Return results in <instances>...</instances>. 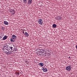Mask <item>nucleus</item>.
<instances>
[{"mask_svg": "<svg viewBox=\"0 0 77 77\" xmlns=\"http://www.w3.org/2000/svg\"><path fill=\"white\" fill-rule=\"evenodd\" d=\"M3 49L4 52H5V53L7 54H11V53H12L11 48H9L8 49V48L6 46H5L4 48H3Z\"/></svg>", "mask_w": 77, "mask_h": 77, "instance_id": "nucleus-1", "label": "nucleus"}, {"mask_svg": "<svg viewBox=\"0 0 77 77\" xmlns=\"http://www.w3.org/2000/svg\"><path fill=\"white\" fill-rule=\"evenodd\" d=\"M9 48H10L11 52L14 51H17V50L15 48V46L13 45L10 46Z\"/></svg>", "mask_w": 77, "mask_h": 77, "instance_id": "nucleus-2", "label": "nucleus"}, {"mask_svg": "<svg viewBox=\"0 0 77 77\" xmlns=\"http://www.w3.org/2000/svg\"><path fill=\"white\" fill-rule=\"evenodd\" d=\"M10 12L13 13L12 15H14L15 14V10L12 9H9Z\"/></svg>", "mask_w": 77, "mask_h": 77, "instance_id": "nucleus-3", "label": "nucleus"}, {"mask_svg": "<svg viewBox=\"0 0 77 77\" xmlns=\"http://www.w3.org/2000/svg\"><path fill=\"white\" fill-rule=\"evenodd\" d=\"M66 69L67 71H70L71 69V67L70 66H68L66 67Z\"/></svg>", "mask_w": 77, "mask_h": 77, "instance_id": "nucleus-4", "label": "nucleus"}, {"mask_svg": "<svg viewBox=\"0 0 77 77\" xmlns=\"http://www.w3.org/2000/svg\"><path fill=\"white\" fill-rule=\"evenodd\" d=\"M62 17L60 16H58L56 18V20H62Z\"/></svg>", "mask_w": 77, "mask_h": 77, "instance_id": "nucleus-5", "label": "nucleus"}, {"mask_svg": "<svg viewBox=\"0 0 77 77\" xmlns=\"http://www.w3.org/2000/svg\"><path fill=\"white\" fill-rule=\"evenodd\" d=\"M48 53L45 52H43L42 53V55L45 57H46L47 56V54Z\"/></svg>", "mask_w": 77, "mask_h": 77, "instance_id": "nucleus-6", "label": "nucleus"}, {"mask_svg": "<svg viewBox=\"0 0 77 77\" xmlns=\"http://www.w3.org/2000/svg\"><path fill=\"white\" fill-rule=\"evenodd\" d=\"M38 23L40 24H42V19L39 20Z\"/></svg>", "mask_w": 77, "mask_h": 77, "instance_id": "nucleus-7", "label": "nucleus"}, {"mask_svg": "<svg viewBox=\"0 0 77 77\" xmlns=\"http://www.w3.org/2000/svg\"><path fill=\"white\" fill-rule=\"evenodd\" d=\"M32 2V0H28V5H30Z\"/></svg>", "mask_w": 77, "mask_h": 77, "instance_id": "nucleus-8", "label": "nucleus"}, {"mask_svg": "<svg viewBox=\"0 0 77 77\" xmlns=\"http://www.w3.org/2000/svg\"><path fill=\"white\" fill-rule=\"evenodd\" d=\"M42 70L44 72H47V69L45 68H43Z\"/></svg>", "mask_w": 77, "mask_h": 77, "instance_id": "nucleus-9", "label": "nucleus"}, {"mask_svg": "<svg viewBox=\"0 0 77 77\" xmlns=\"http://www.w3.org/2000/svg\"><path fill=\"white\" fill-rule=\"evenodd\" d=\"M37 54L38 55V56H42V53H41V52H38L37 53Z\"/></svg>", "mask_w": 77, "mask_h": 77, "instance_id": "nucleus-10", "label": "nucleus"}, {"mask_svg": "<svg viewBox=\"0 0 77 77\" xmlns=\"http://www.w3.org/2000/svg\"><path fill=\"white\" fill-rule=\"evenodd\" d=\"M12 38L15 39L17 38V36H16L15 35H12Z\"/></svg>", "mask_w": 77, "mask_h": 77, "instance_id": "nucleus-11", "label": "nucleus"}, {"mask_svg": "<svg viewBox=\"0 0 77 77\" xmlns=\"http://www.w3.org/2000/svg\"><path fill=\"white\" fill-rule=\"evenodd\" d=\"M46 57L47 58H50V54H47Z\"/></svg>", "mask_w": 77, "mask_h": 77, "instance_id": "nucleus-12", "label": "nucleus"}, {"mask_svg": "<svg viewBox=\"0 0 77 77\" xmlns=\"http://www.w3.org/2000/svg\"><path fill=\"white\" fill-rule=\"evenodd\" d=\"M10 40L12 42H14V41H15V39L14 38H11Z\"/></svg>", "mask_w": 77, "mask_h": 77, "instance_id": "nucleus-13", "label": "nucleus"}, {"mask_svg": "<svg viewBox=\"0 0 77 77\" xmlns=\"http://www.w3.org/2000/svg\"><path fill=\"white\" fill-rule=\"evenodd\" d=\"M4 23L5 25H8L9 24V23L8 22L6 21H4Z\"/></svg>", "mask_w": 77, "mask_h": 77, "instance_id": "nucleus-14", "label": "nucleus"}, {"mask_svg": "<svg viewBox=\"0 0 77 77\" xmlns=\"http://www.w3.org/2000/svg\"><path fill=\"white\" fill-rule=\"evenodd\" d=\"M25 35L26 36L28 37V36H29V34L27 33V32H26L25 33Z\"/></svg>", "mask_w": 77, "mask_h": 77, "instance_id": "nucleus-15", "label": "nucleus"}, {"mask_svg": "<svg viewBox=\"0 0 77 77\" xmlns=\"http://www.w3.org/2000/svg\"><path fill=\"white\" fill-rule=\"evenodd\" d=\"M52 26L53 27H54V28H56V27L57 26H56V24H54Z\"/></svg>", "mask_w": 77, "mask_h": 77, "instance_id": "nucleus-16", "label": "nucleus"}, {"mask_svg": "<svg viewBox=\"0 0 77 77\" xmlns=\"http://www.w3.org/2000/svg\"><path fill=\"white\" fill-rule=\"evenodd\" d=\"M6 39H7V36L6 35L4 36L3 38V40H5Z\"/></svg>", "mask_w": 77, "mask_h": 77, "instance_id": "nucleus-17", "label": "nucleus"}, {"mask_svg": "<svg viewBox=\"0 0 77 77\" xmlns=\"http://www.w3.org/2000/svg\"><path fill=\"white\" fill-rule=\"evenodd\" d=\"M40 52H41V53H44V50L42 49H40Z\"/></svg>", "mask_w": 77, "mask_h": 77, "instance_id": "nucleus-18", "label": "nucleus"}, {"mask_svg": "<svg viewBox=\"0 0 77 77\" xmlns=\"http://www.w3.org/2000/svg\"><path fill=\"white\" fill-rule=\"evenodd\" d=\"M39 65H40V66H44V63H39Z\"/></svg>", "mask_w": 77, "mask_h": 77, "instance_id": "nucleus-19", "label": "nucleus"}, {"mask_svg": "<svg viewBox=\"0 0 77 77\" xmlns=\"http://www.w3.org/2000/svg\"><path fill=\"white\" fill-rule=\"evenodd\" d=\"M23 2L24 3H27V0H23Z\"/></svg>", "mask_w": 77, "mask_h": 77, "instance_id": "nucleus-20", "label": "nucleus"}, {"mask_svg": "<svg viewBox=\"0 0 77 77\" xmlns=\"http://www.w3.org/2000/svg\"><path fill=\"white\" fill-rule=\"evenodd\" d=\"M15 74L16 75H20V73L18 72H15Z\"/></svg>", "mask_w": 77, "mask_h": 77, "instance_id": "nucleus-21", "label": "nucleus"}, {"mask_svg": "<svg viewBox=\"0 0 77 77\" xmlns=\"http://www.w3.org/2000/svg\"><path fill=\"white\" fill-rule=\"evenodd\" d=\"M36 51L38 52H40V48H38L36 49Z\"/></svg>", "mask_w": 77, "mask_h": 77, "instance_id": "nucleus-22", "label": "nucleus"}, {"mask_svg": "<svg viewBox=\"0 0 77 77\" xmlns=\"http://www.w3.org/2000/svg\"><path fill=\"white\" fill-rule=\"evenodd\" d=\"M1 29L3 30H4L5 29V28L3 26H2L1 27Z\"/></svg>", "mask_w": 77, "mask_h": 77, "instance_id": "nucleus-23", "label": "nucleus"}, {"mask_svg": "<svg viewBox=\"0 0 77 77\" xmlns=\"http://www.w3.org/2000/svg\"><path fill=\"white\" fill-rule=\"evenodd\" d=\"M2 37H3V36L2 35L0 36V38H2Z\"/></svg>", "mask_w": 77, "mask_h": 77, "instance_id": "nucleus-24", "label": "nucleus"}, {"mask_svg": "<svg viewBox=\"0 0 77 77\" xmlns=\"http://www.w3.org/2000/svg\"><path fill=\"white\" fill-rule=\"evenodd\" d=\"M22 32L23 34H24V31H23Z\"/></svg>", "mask_w": 77, "mask_h": 77, "instance_id": "nucleus-25", "label": "nucleus"}, {"mask_svg": "<svg viewBox=\"0 0 77 77\" xmlns=\"http://www.w3.org/2000/svg\"><path fill=\"white\" fill-rule=\"evenodd\" d=\"M76 49H77V45L76 46Z\"/></svg>", "mask_w": 77, "mask_h": 77, "instance_id": "nucleus-26", "label": "nucleus"}, {"mask_svg": "<svg viewBox=\"0 0 77 77\" xmlns=\"http://www.w3.org/2000/svg\"><path fill=\"white\" fill-rule=\"evenodd\" d=\"M69 58H71V57H69Z\"/></svg>", "mask_w": 77, "mask_h": 77, "instance_id": "nucleus-27", "label": "nucleus"}, {"mask_svg": "<svg viewBox=\"0 0 77 77\" xmlns=\"http://www.w3.org/2000/svg\"><path fill=\"white\" fill-rule=\"evenodd\" d=\"M23 30V29H21V30Z\"/></svg>", "mask_w": 77, "mask_h": 77, "instance_id": "nucleus-28", "label": "nucleus"}, {"mask_svg": "<svg viewBox=\"0 0 77 77\" xmlns=\"http://www.w3.org/2000/svg\"><path fill=\"white\" fill-rule=\"evenodd\" d=\"M20 73H21V72H20Z\"/></svg>", "mask_w": 77, "mask_h": 77, "instance_id": "nucleus-29", "label": "nucleus"}]
</instances>
